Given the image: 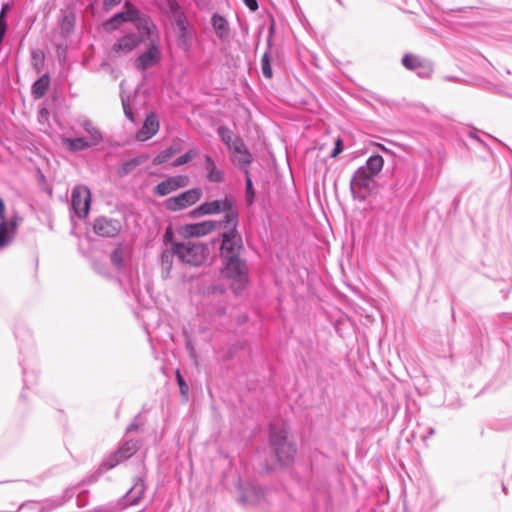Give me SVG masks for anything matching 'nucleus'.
Returning <instances> with one entry per match:
<instances>
[{"mask_svg": "<svg viewBox=\"0 0 512 512\" xmlns=\"http://www.w3.org/2000/svg\"><path fill=\"white\" fill-rule=\"evenodd\" d=\"M140 492H143V485H140V489H139Z\"/></svg>", "mask_w": 512, "mask_h": 512, "instance_id": "nucleus-48", "label": "nucleus"}, {"mask_svg": "<svg viewBox=\"0 0 512 512\" xmlns=\"http://www.w3.org/2000/svg\"><path fill=\"white\" fill-rule=\"evenodd\" d=\"M246 197H247V202L249 204L252 203L253 201V196H254V192H253V189H252V182L250 180V178H247V181H246Z\"/></svg>", "mask_w": 512, "mask_h": 512, "instance_id": "nucleus-35", "label": "nucleus"}, {"mask_svg": "<svg viewBox=\"0 0 512 512\" xmlns=\"http://www.w3.org/2000/svg\"><path fill=\"white\" fill-rule=\"evenodd\" d=\"M374 177L368 175L364 169H357L350 182V190L354 198L364 201L372 193Z\"/></svg>", "mask_w": 512, "mask_h": 512, "instance_id": "nucleus-6", "label": "nucleus"}, {"mask_svg": "<svg viewBox=\"0 0 512 512\" xmlns=\"http://www.w3.org/2000/svg\"><path fill=\"white\" fill-rule=\"evenodd\" d=\"M212 25L218 37L224 38L228 35V22L224 17L214 14L212 16Z\"/></svg>", "mask_w": 512, "mask_h": 512, "instance_id": "nucleus-22", "label": "nucleus"}, {"mask_svg": "<svg viewBox=\"0 0 512 512\" xmlns=\"http://www.w3.org/2000/svg\"><path fill=\"white\" fill-rule=\"evenodd\" d=\"M17 229V218L11 219L10 221L1 220L0 223V247L7 245Z\"/></svg>", "mask_w": 512, "mask_h": 512, "instance_id": "nucleus-17", "label": "nucleus"}, {"mask_svg": "<svg viewBox=\"0 0 512 512\" xmlns=\"http://www.w3.org/2000/svg\"><path fill=\"white\" fill-rule=\"evenodd\" d=\"M171 233L170 232H166V235L165 237H170Z\"/></svg>", "mask_w": 512, "mask_h": 512, "instance_id": "nucleus-47", "label": "nucleus"}, {"mask_svg": "<svg viewBox=\"0 0 512 512\" xmlns=\"http://www.w3.org/2000/svg\"><path fill=\"white\" fill-rule=\"evenodd\" d=\"M124 106V112L126 114V116L130 119V120H133V116H132V113L130 111V108L128 106H126L125 104H123Z\"/></svg>", "mask_w": 512, "mask_h": 512, "instance_id": "nucleus-43", "label": "nucleus"}, {"mask_svg": "<svg viewBox=\"0 0 512 512\" xmlns=\"http://www.w3.org/2000/svg\"><path fill=\"white\" fill-rule=\"evenodd\" d=\"M176 379H177V383L179 385V389H180L181 394L184 395V396H187L189 387L186 384V382L184 381V379H183V377H182V375H181L179 370H177V372H176Z\"/></svg>", "mask_w": 512, "mask_h": 512, "instance_id": "nucleus-33", "label": "nucleus"}, {"mask_svg": "<svg viewBox=\"0 0 512 512\" xmlns=\"http://www.w3.org/2000/svg\"><path fill=\"white\" fill-rule=\"evenodd\" d=\"M141 164V160L139 158H134L123 163L119 169V174L121 176L129 174L133 171L137 166Z\"/></svg>", "mask_w": 512, "mask_h": 512, "instance_id": "nucleus-27", "label": "nucleus"}, {"mask_svg": "<svg viewBox=\"0 0 512 512\" xmlns=\"http://www.w3.org/2000/svg\"><path fill=\"white\" fill-rule=\"evenodd\" d=\"M141 40L134 34H128L117 40L107 52V59L114 61L133 51Z\"/></svg>", "mask_w": 512, "mask_h": 512, "instance_id": "nucleus-9", "label": "nucleus"}, {"mask_svg": "<svg viewBox=\"0 0 512 512\" xmlns=\"http://www.w3.org/2000/svg\"><path fill=\"white\" fill-rule=\"evenodd\" d=\"M173 252L180 261L192 266L202 265L209 256V248L206 244L191 240L174 242Z\"/></svg>", "mask_w": 512, "mask_h": 512, "instance_id": "nucleus-2", "label": "nucleus"}, {"mask_svg": "<svg viewBox=\"0 0 512 512\" xmlns=\"http://www.w3.org/2000/svg\"><path fill=\"white\" fill-rule=\"evenodd\" d=\"M41 114L44 115V116H47L48 115V111L47 109L43 108L41 111Z\"/></svg>", "mask_w": 512, "mask_h": 512, "instance_id": "nucleus-45", "label": "nucleus"}, {"mask_svg": "<svg viewBox=\"0 0 512 512\" xmlns=\"http://www.w3.org/2000/svg\"><path fill=\"white\" fill-rule=\"evenodd\" d=\"M91 204V192L85 185H76L71 192V205L79 218H86Z\"/></svg>", "mask_w": 512, "mask_h": 512, "instance_id": "nucleus-8", "label": "nucleus"}, {"mask_svg": "<svg viewBox=\"0 0 512 512\" xmlns=\"http://www.w3.org/2000/svg\"><path fill=\"white\" fill-rule=\"evenodd\" d=\"M197 155H198V153L196 150L190 149L188 152H186L185 154H183L180 157H178L177 159H175L173 161L172 165L174 167L184 165V164L188 163L190 160H192L193 158H195Z\"/></svg>", "mask_w": 512, "mask_h": 512, "instance_id": "nucleus-28", "label": "nucleus"}, {"mask_svg": "<svg viewBox=\"0 0 512 512\" xmlns=\"http://www.w3.org/2000/svg\"><path fill=\"white\" fill-rule=\"evenodd\" d=\"M92 136H93V139H94V143L99 141L101 139V134L98 130L94 129L93 133H92Z\"/></svg>", "mask_w": 512, "mask_h": 512, "instance_id": "nucleus-42", "label": "nucleus"}, {"mask_svg": "<svg viewBox=\"0 0 512 512\" xmlns=\"http://www.w3.org/2000/svg\"><path fill=\"white\" fill-rule=\"evenodd\" d=\"M111 261L118 268L123 265V253L121 248H117L113 251L111 254Z\"/></svg>", "mask_w": 512, "mask_h": 512, "instance_id": "nucleus-32", "label": "nucleus"}, {"mask_svg": "<svg viewBox=\"0 0 512 512\" xmlns=\"http://www.w3.org/2000/svg\"><path fill=\"white\" fill-rule=\"evenodd\" d=\"M270 444L281 464H288L293 460L296 448L289 439V427L285 423L271 427Z\"/></svg>", "mask_w": 512, "mask_h": 512, "instance_id": "nucleus-1", "label": "nucleus"}, {"mask_svg": "<svg viewBox=\"0 0 512 512\" xmlns=\"http://www.w3.org/2000/svg\"><path fill=\"white\" fill-rule=\"evenodd\" d=\"M3 15H4V11H2L0 14V37H2V35L4 34L5 29H6V26L3 23Z\"/></svg>", "mask_w": 512, "mask_h": 512, "instance_id": "nucleus-39", "label": "nucleus"}, {"mask_svg": "<svg viewBox=\"0 0 512 512\" xmlns=\"http://www.w3.org/2000/svg\"><path fill=\"white\" fill-rule=\"evenodd\" d=\"M202 197V191L199 188H193L182 192L181 194L170 197L165 200V208L169 211L176 212L186 209L197 203Z\"/></svg>", "mask_w": 512, "mask_h": 512, "instance_id": "nucleus-7", "label": "nucleus"}, {"mask_svg": "<svg viewBox=\"0 0 512 512\" xmlns=\"http://www.w3.org/2000/svg\"><path fill=\"white\" fill-rule=\"evenodd\" d=\"M221 212H224L225 216L222 222H218V226L227 224V217L230 212H238L234 207V200L231 197L226 196L223 199L202 203L191 212V215L193 217H198L203 215L218 214Z\"/></svg>", "mask_w": 512, "mask_h": 512, "instance_id": "nucleus-5", "label": "nucleus"}, {"mask_svg": "<svg viewBox=\"0 0 512 512\" xmlns=\"http://www.w3.org/2000/svg\"><path fill=\"white\" fill-rule=\"evenodd\" d=\"M179 151V149H175L173 147H169L165 149L164 151L160 152L154 159L153 164L154 165H160L166 161H168L174 154H176Z\"/></svg>", "mask_w": 512, "mask_h": 512, "instance_id": "nucleus-26", "label": "nucleus"}, {"mask_svg": "<svg viewBox=\"0 0 512 512\" xmlns=\"http://www.w3.org/2000/svg\"><path fill=\"white\" fill-rule=\"evenodd\" d=\"M121 24V22L118 20V18L116 17V15H114L109 21H107L104 25V28L107 30V31H112V30H115L119 27V25Z\"/></svg>", "mask_w": 512, "mask_h": 512, "instance_id": "nucleus-34", "label": "nucleus"}, {"mask_svg": "<svg viewBox=\"0 0 512 512\" xmlns=\"http://www.w3.org/2000/svg\"><path fill=\"white\" fill-rule=\"evenodd\" d=\"M243 2L251 11H256L258 9V3L256 0H243Z\"/></svg>", "mask_w": 512, "mask_h": 512, "instance_id": "nucleus-37", "label": "nucleus"}, {"mask_svg": "<svg viewBox=\"0 0 512 512\" xmlns=\"http://www.w3.org/2000/svg\"><path fill=\"white\" fill-rule=\"evenodd\" d=\"M4 212H5V203L0 197V219L4 220Z\"/></svg>", "mask_w": 512, "mask_h": 512, "instance_id": "nucleus-40", "label": "nucleus"}, {"mask_svg": "<svg viewBox=\"0 0 512 512\" xmlns=\"http://www.w3.org/2000/svg\"><path fill=\"white\" fill-rule=\"evenodd\" d=\"M343 150V142L340 138H338L335 142V147L331 153V157L335 158L337 157Z\"/></svg>", "mask_w": 512, "mask_h": 512, "instance_id": "nucleus-36", "label": "nucleus"}, {"mask_svg": "<svg viewBox=\"0 0 512 512\" xmlns=\"http://www.w3.org/2000/svg\"><path fill=\"white\" fill-rule=\"evenodd\" d=\"M383 165V157L380 155H373L368 158L365 165L359 167L358 169H364L368 175L375 178L381 172Z\"/></svg>", "mask_w": 512, "mask_h": 512, "instance_id": "nucleus-18", "label": "nucleus"}, {"mask_svg": "<svg viewBox=\"0 0 512 512\" xmlns=\"http://www.w3.org/2000/svg\"><path fill=\"white\" fill-rule=\"evenodd\" d=\"M218 135L219 137L221 138V140L226 144L228 145V147L230 148V146H232V143H233V132L227 128V127H224V126H221L218 128Z\"/></svg>", "mask_w": 512, "mask_h": 512, "instance_id": "nucleus-29", "label": "nucleus"}, {"mask_svg": "<svg viewBox=\"0 0 512 512\" xmlns=\"http://www.w3.org/2000/svg\"><path fill=\"white\" fill-rule=\"evenodd\" d=\"M93 229L99 236L114 237L120 233L122 225L117 219L100 217L94 221Z\"/></svg>", "mask_w": 512, "mask_h": 512, "instance_id": "nucleus-11", "label": "nucleus"}, {"mask_svg": "<svg viewBox=\"0 0 512 512\" xmlns=\"http://www.w3.org/2000/svg\"><path fill=\"white\" fill-rule=\"evenodd\" d=\"M138 444L136 441L134 440H130V441H127L125 442L119 449L117 452H115L114 456H113V459L115 460L114 462L110 463V468L114 467L116 464L122 462V461H125L127 460L128 458H130L132 455H134L137 450H138Z\"/></svg>", "mask_w": 512, "mask_h": 512, "instance_id": "nucleus-15", "label": "nucleus"}, {"mask_svg": "<svg viewBox=\"0 0 512 512\" xmlns=\"http://www.w3.org/2000/svg\"><path fill=\"white\" fill-rule=\"evenodd\" d=\"M189 179L187 176L179 175L169 177L154 187V194L157 196H166L179 188L187 186Z\"/></svg>", "mask_w": 512, "mask_h": 512, "instance_id": "nucleus-12", "label": "nucleus"}, {"mask_svg": "<svg viewBox=\"0 0 512 512\" xmlns=\"http://www.w3.org/2000/svg\"><path fill=\"white\" fill-rule=\"evenodd\" d=\"M160 60V51L158 47L152 46L149 50L142 53L136 60V67L142 71L152 67Z\"/></svg>", "mask_w": 512, "mask_h": 512, "instance_id": "nucleus-13", "label": "nucleus"}, {"mask_svg": "<svg viewBox=\"0 0 512 512\" xmlns=\"http://www.w3.org/2000/svg\"><path fill=\"white\" fill-rule=\"evenodd\" d=\"M402 64L409 70H415L425 66V59L415 54H405L402 59Z\"/></svg>", "mask_w": 512, "mask_h": 512, "instance_id": "nucleus-23", "label": "nucleus"}, {"mask_svg": "<svg viewBox=\"0 0 512 512\" xmlns=\"http://www.w3.org/2000/svg\"><path fill=\"white\" fill-rule=\"evenodd\" d=\"M377 145H378V147H380V148H381V150H383V151H386V150H387V149H386L382 144H377Z\"/></svg>", "mask_w": 512, "mask_h": 512, "instance_id": "nucleus-46", "label": "nucleus"}, {"mask_svg": "<svg viewBox=\"0 0 512 512\" xmlns=\"http://www.w3.org/2000/svg\"><path fill=\"white\" fill-rule=\"evenodd\" d=\"M222 274L231 280L235 290L241 289L248 281V270L239 256L223 257Z\"/></svg>", "mask_w": 512, "mask_h": 512, "instance_id": "nucleus-4", "label": "nucleus"}, {"mask_svg": "<svg viewBox=\"0 0 512 512\" xmlns=\"http://www.w3.org/2000/svg\"><path fill=\"white\" fill-rule=\"evenodd\" d=\"M175 253L172 251H164L161 255V264H162V268L167 272L169 273L171 267H172V263H173V255Z\"/></svg>", "mask_w": 512, "mask_h": 512, "instance_id": "nucleus-31", "label": "nucleus"}, {"mask_svg": "<svg viewBox=\"0 0 512 512\" xmlns=\"http://www.w3.org/2000/svg\"><path fill=\"white\" fill-rule=\"evenodd\" d=\"M50 85V78L47 74L42 75L36 80L32 86V94L34 98L39 99L43 97L48 91Z\"/></svg>", "mask_w": 512, "mask_h": 512, "instance_id": "nucleus-21", "label": "nucleus"}, {"mask_svg": "<svg viewBox=\"0 0 512 512\" xmlns=\"http://www.w3.org/2000/svg\"><path fill=\"white\" fill-rule=\"evenodd\" d=\"M159 130V121L155 115H149L144 121L142 129L137 133V139L145 141L154 136Z\"/></svg>", "mask_w": 512, "mask_h": 512, "instance_id": "nucleus-16", "label": "nucleus"}, {"mask_svg": "<svg viewBox=\"0 0 512 512\" xmlns=\"http://www.w3.org/2000/svg\"><path fill=\"white\" fill-rule=\"evenodd\" d=\"M125 6L127 8V10L125 12L116 14V17L118 18V20L121 23L127 22V21H136L138 19V11L134 8L133 5H131L128 2L125 3Z\"/></svg>", "mask_w": 512, "mask_h": 512, "instance_id": "nucleus-24", "label": "nucleus"}, {"mask_svg": "<svg viewBox=\"0 0 512 512\" xmlns=\"http://www.w3.org/2000/svg\"><path fill=\"white\" fill-rule=\"evenodd\" d=\"M261 69H262L263 75L267 79H270L272 77L273 73H272V68H271V64H270L269 53H265L262 56V58H261Z\"/></svg>", "mask_w": 512, "mask_h": 512, "instance_id": "nucleus-30", "label": "nucleus"}, {"mask_svg": "<svg viewBox=\"0 0 512 512\" xmlns=\"http://www.w3.org/2000/svg\"><path fill=\"white\" fill-rule=\"evenodd\" d=\"M238 212H230L227 224L223 225L222 244L220 248L221 258L239 256L243 247L241 235L237 231Z\"/></svg>", "mask_w": 512, "mask_h": 512, "instance_id": "nucleus-3", "label": "nucleus"}, {"mask_svg": "<svg viewBox=\"0 0 512 512\" xmlns=\"http://www.w3.org/2000/svg\"><path fill=\"white\" fill-rule=\"evenodd\" d=\"M217 227L218 222L206 220L200 223L182 225L178 229V234L183 238L202 237L213 232Z\"/></svg>", "mask_w": 512, "mask_h": 512, "instance_id": "nucleus-10", "label": "nucleus"}, {"mask_svg": "<svg viewBox=\"0 0 512 512\" xmlns=\"http://www.w3.org/2000/svg\"><path fill=\"white\" fill-rule=\"evenodd\" d=\"M204 159L206 170L208 171V179L215 183L221 182L223 180V173L216 167L214 160L209 155H206Z\"/></svg>", "mask_w": 512, "mask_h": 512, "instance_id": "nucleus-20", "label": "nucleus"}, {"mask_svg": "<svg viewBox=\"0 0 512 512\" xmlns=\"http://www.w3.org/2000/svg\"><path fill=\"white\" fill-rule=\"evenodd\" d=\"M233 152L234 161L240 164L247 165L251 162L252 157L247 150L244 142L240 138L233 140L232 146L229 148Z\"/></svg>", "mask_w": 512, "mask_h": 512, "instance_id": "nucleus-14", "label": "nucleus"}, {"mask_svg": "<svg viewBox=\"0 0 512 512\" xmlns=\"http://www.w3.org/2000/svg\"><path fill=\"white\" fill-rule=\"evenodd\" d=\"M260 493L254 487L247 488L242 494L240 501L243 504H254L258 502Z\"/></svg>", "mask_w": 512, "mask_h": 512, "instance_id": "nucleus-25", "label": "nucleus"}, {"mask_svg": "<svg viewBox=\"0 0 512 512\" xmlns=\"http://www.w3.org/2000/svg\"><path fill=\"white\" fill-rule=\"evenodd\" d=\"M62 144L67 150L76 152L89 148L93 143L87 141L85 138H64Z\"/></svg>", "mask_w": 512, "mask_h": 512, "instance_id": "nucleus-19", "label": "nucleus"}, {"mask_svg": "<svg viewBox=\"0 0 512 512\" xmlns=\"http://www.w3.org/2000/svg\"><path fill=\"white\" fill-rule=\"evenodd\" d=\"M122 0H104V7L109 10L119 4Z\"/></svg>", "mask_w": 512, "mask_h": 512, "instance_id": "nucleus-38", "label": "nucleus"}, {"mask_svg": "<svg viewBox=\"0 0 512 512\" xmlns=\"http://www.w3.org/2000/svg\"><path fill=\"white\" fill-rule=\"evenodd\" d=\"M178 26L180 27V29H181V31H182V33L184 35L186 33V27L184 25V22L182 20H180V19L178 20Z\"/></svg>", "mask_w": 512, "mask_h": 512, "instance_id": "nucleus-44", "label": "nucleus"}, {"mask_svg": "<svg viewBox=\"0 0 512 512\" xmlns=\"http://www.w3.org/2000/svg\"><path fill=\"white\" fill-rule=\"evenodd\" d=\"M141 25L143 26V28L145 30H147V32H149L150 25H151V22L149 20L143 19L142 22H141Z\"/></svg>", "mask_w": 512, "mask_h": 512, "instance_id": "nucleus-41", "label": "nucleus"}]
</instances>
